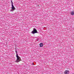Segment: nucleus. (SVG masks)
Listing matches in <instances>:
<instances>
[{
  "label": "nucleus",
  "instance_id": "1",
  "mask_svg": "<svg viewBox=\"0 0 74 74\" xmlns=\"http://www.w3.org/2000/svg\"><path fill=\"white\" fill-rule=\"evenodd\" d=\"M16 56L17 57V60L15 62H20L21 61V60H20V57H19L17 54L16 55Z\"/></svg>",
  "mask_w": 74,
  "mask_h": 74
},
{
  "label": "nucleus",
  "instance_id": "2",
  "mask_svg": "<svg viewBox=\"0 0 74 74\" xmlns=\"http://www.w3.org/2000/svg\"><path fill=\"white\" fill-rule=\"evenodd\" d=\"M32 34L37 33V31L35 28H34L33 30L32 31Z\"/></svg>",
  "mask_w": 74,
  "mask_h": 74
},
{
  "label": "nucleus",
  "instance_id": "3",
  "mask_svg": "<svg viewBox=\"0 0 74 74\" xmlns=\"http://www.w3.org/2000/svg\"><path fill=\"white\" fill-rule=\"evenodd\" d=\"M64 74H69V71L65 70L64 72Z\"/></svg>",
  "mask_w": 74,
  "mask_h": 74
},
{
  "label": "nucleus",
  "instance_id": "4",
  "mask_svg": "<svg viewBox=\"0 0 74 74\" xmlns=\"http://www.w3.org/2000/svg\"><path fill=\"white\" fill-rule=\"evenodd\" d=\"M11 8H12V10H13V11H14V10H15V7H14V5H12Z\"/></svg>",
  "mask_w": 74,
  "mask_h": 74
},
{
  "label": "nucleus",
  "instance_id": "5",
  "mask_svg": "<svg viewBox=\"0 0 74 74\" xmlns=\"http://www.w3.org/2000/svg\"><path fill=\"white\" fill-rule=\"evenodd\" d=\"M71 15H74V11L71 12Z\"/></svg>",
  "mask_w": 74,
  "mask_h": 74
},
{
  "label": "nucleus",
  "instance_id": "6",
  "mask_svg": "<svg viewBox=\"0 0 74 74\" xmlns=\"http://www.w3.org/2000/svg\"><path fill=\"white\" fill-rule=\"evenodd\" d=\"M40 46L41 47H43V44H42V43H41L40 44Z\"/></svg>",
  "mask_w": 74,
  "mask_h": 74
},
{
  "label": "nucleus",
  "instance_id": "7",
  "mask_svg": "<svg viewBox=\"0 0 74 74\" xmlns=\"http://www.w3.org/2000/svg\"><path fill=\"white\" fill-rule=\"evenodd\" d=\"M11 3H12V5H13V2L12 1H11Z\"/></svg>",
  "mask_w": 74,
  "mask_h": 74
},
{
  "label": "nucleus",
  "instance_id": "8",
  "mask_svg": "<svg viewBox=\"0 0 74 74\" xmlns=\"http://www.w3.org/2000/svg\"><path fill=\"white\" fill-rule=\"evenodd\" d=\"M34 64V63H33V64Z\"/></svg>",
  "mask_w": 74,
  "mask_h": 74
},
{
  "label": "nucleus",
  "instance_id": "9",
  "mask_svg": "<svg viewBox=\"0 0 74 74\" xmlns=\"http://www.w3.org/2000/svg\"><path fill=\"white\" fill-rule=\"evenodd\" d=\"M11 11H12V10H11Z\"/></svg>",
  "mask_w": 74,
  "mask_h": 74
}]
</instances>
